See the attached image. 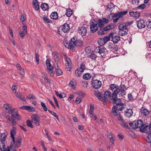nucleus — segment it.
I'll use <instances>...</instances> for the list:
<instances>
[{
	"mask_svg": "<svg viewBox=\"0 0 151 151\" xmlns=\"http://www.w3.org/2000/svg\"><path fill=\"white\" fill-rule=\"evenodd\" d=\"M110 89L113 92L112 93V103L114 104L116 101L117 94L118 93L121 94L124 93L127 88L125 85L121 84L120 86L115 84H111L110 86Z\"/></svg>",
	"mask_w": 151,
	"mask_h": 151,
	"instance_id": "1",
	"label": "nucleus"
},
{
	"mask_svg": "<svg viewBox=\"0 0 151 151\" xmlns=\"http://www.w3.org/2000/svg\"><path fill=\"white\" fill-rule=\"evenodd\" d=\"M64 44L66 47L70 49H73L75 46L78 47L83 45L82 43L78 41L75 37L71 39L69 43L65 42Z\"/></svg>",
	"mask_w": 151,
	"mask_h": 151,
	"instance_id": "2",
	"label": "nucleus"
},
{
	"mask_svg": "<svg viewBox=\"0 0 151 151\" xmlns=\"http://www.w3.org/2000/svg\"><path fill=\"white\" fill-rule=\"evenodd\" d=\"M42 76L40 78V81L42 84L46 87H49L51 84V80L47 78L44 73H42Z\"/></svg>",
	"mask_w": 151,
	"mask_h": 151,
	"instance_id": "3",
	"label": "nucleus"
},
{
	"mask_svg": "<svg viewBox=\"0 0 151 151\" xmlns=\"http://www.w3.org/2000/svg\"><path fill=\"white\" fill-rule=\"evenodd\" d=\"M129 124L133 129L139 128L140 130V128L142 127L143 124L142 121L139 119L137 120L136 122L135 121L132 123H129Z\"/></svg>",
	"mask_w": 151,
	"mask_h": 151,
	"instance_id": "4",
	"label": "nucleus"
},
{
	"mask_svg": "<svg viewBox=\"0 0 151 151\" xmlns=\"http://www.w3.org/2000/svg\"><path fill=\"white\" fill-rule=\"evenodd\" d=\"M22 138L20 137H18L17 139L15 141V139L14 140H12V141L11 142L10 147L11 148H19L21 145Z\"/></svg>",
	"mask_w": 151,
	"mask_h": 151,
	"instance_id": "5",
	"label": "nucleus"
},
{
	"mask_svg": "<svg viewBox=\"0 0 151 151\" xmlns=\"http://www.w3.org/2000/svg\"><path fill=\"white\" fill-rule=\"evenodd\" d=\"M98 22L96 20H94L90 24V31L92 33H94L98 30Z\"/></svg>",
	"mask_w": 151,
	"mask_h": 151,
	"instance_id": "6",
	"label": "nucleus"
},
{
	"mask_svg": "<svg viewBox=\"0 0 151 151\" xmlns=\"http://www.w3.org/2000/svg\"><path fill=\"white\" fill-rule=\"evenodd\" d=\"M112 94L111 92L109 91H106L104 92V97H103V102H106L107 100H108L109 99H111L110 103L113 101L112 99Z\"/></svg>",
	"mask_w": 151,
	"mask_h": 151,
	"instance_id": "7",
	"label": "nucleus"
},
{
	"mask_svg": "<svg viewBox=\"0 0 151 151\" xmlns=\"http://www.w3.org/2000/svg\"><path fill=\"white\" fill-rule=\"evenodd\" d=\"M133 23V21L129 22H127L125 23H123L122 24H120L118 28L119 30H128L129 26L132 24Z\"/></svg>",
	"mask_w": 151,
	"mask_h": 151,
	"instance_id": "8",
	"label": "nucleus"
},
{
	"mask_svg": "<svg viewBox=\"0 0 151 151\" xmlns=\"http://www.w3.org/2000/svg\"><path fill=\"white\" fill-rule=\"evenodd\" d=\"M112 111L114 116H116V118L119 121L121 122L123 121L124 120L122 117L121 116L120 112L117 113L116 111V108L114 106L113 107Z\"/></svg>",
	"mask_w": 151,
	"mask_h": 151,
	"instance_id": "9",
	"label": "nucleus"
},
{
	"mask_svg": "<svg viewBox=\"0 0 151 151\" xmlns=\"http://www.w3.org/2000/svg\"><path fill=\"white\" fill-rule=\"evenodd\" d=\"M140 131L148 133L151 132V122L149 125L143 124L142 127L140 128Z\"/></svg>",
	"mask_w": 151,
	"mask_h": 151,
	"instance_id": "10",
	"label": "nucleus"
},
{
	"mask_svg": "<svg viewBox=\"0 0 151 151\" xmlns=\"http://www.w3.org/2000/svg\"><path fill=\"white\" fill-rule=\"evenodd\" d=\"M31 119L33 123H35L37 126H39V122L40 118L37 114H34L31 117Z\"/></svg>",
	"mask_w": 151,
	"mask_h": 151,
	"instance_id": "11",
	"label": "nucleus"
},
{
	"mask_svg": "<svg viewBox=\"0 0 151 151\" xmlns=\"http://www.w3.org/2000/svg\"><path fill=\"white\" fill-rule=\"evenodd\" d=\"M92 84L94 88L98 89L101 86V83L99 80L96 79L92 81Z\"/></svg>",
	"mask_w": 151,
	"mask_h": 151,
	"instance_id": "12",
	"label": "nucleus"
},
{
	"mask_svg": "<svg viewBox=\"0 0 151 151\" xmlns=\"http://www.w3.org/2000/svg\"><path fill=\"white\" fill-rule=\"evenodd\" d=\"M78 32L83 37L85 36L87 33V28L84 27H81L78 28Z\"/></svg>",
	"mask_w": 151,
	"mask_h": 151,
	"instance_id": "13",
	"label": "nucleus"
},
{
	"mask_svg": "<svg viewBox=\"0 0 151 151\" xmlns=\"http://www.w3.org/2000/svg\"><path fill=\"white\" fill-rule=\"evenodd\" d=\"M137 27L139 29L144 28L146 25V23L143 19H140V20L136 22Z\"/></svg>",
	"mask_w": 151,
	"mask_h": 151,
	"instance_id": "14",
	"label": "nucleus"
},
{
	"mask_svg": "<svg viewBox=\"0 0 151 151\" xmlns=\"http://www.w3.org/2000/svg\"><path fill=\"white\" fill-rule=\"evenodd\" d=\"M124 114L125 116L128 118H130L133 114L132 110L130 109H127L124 111Z\"/></svg>",
	"mask_w": 151,
	"mask_h": 151,
	"instance_id": "15",
	"label": "nucleus"
},
{
	"mask_svg": "<svg viewBox=\"0 0 151 151\" xmlns=\"http://www.w3.org/2000/svg\"><path fill=\"white\" fill-rule=\"evenodd\" d=\"M8 113L9 114H11L13 117L17 119H19V115L17 114V110L16 109H13L9 110Z\"/></svg>",
	"mask_w": 151,
	"mask_h": 151,
	"instance_id": "16",
	"label": "nucleus"
},
{
	"mask_svg": "<svg viewBox=\"0 0 151 151\" xmlns=\"http://www.w3.org/2000/svg\"><path fill=\"white\" fill-rule=\"evenodd\" d=\"M46 63L47 71L49 73H50V72H51L53 70V67L51 66L50 63V60L49 59L46 60Z\"/></svg>",
	"mask_w": 151,
	"mask_h": 151,
	"instance_id": "17",
	"label": "nucleus"
},
{
	"mask_svg": "<svg viewBox=\"0 0 151 151\" xmlns=\"http://www.w3.org/2000/svg\"><path fill=\"white\" fill-rule=\"evenodd\" d=\"M114 107L116 108V109L121 111L125 108L126 105L123 103H118L116 104V106Z\"/></svg>",
	"mask_w": 151,
	"mask_h": 151,
	"instance_id": "18",
	"label": "nucleus"
},
{
	"mask_svg": "<svg viewBox=\"0 0 151 151\" xmlns=\"http://www.w3.org/2000/svg\"><path fill=\"white\" fill-rule=\"evenodd\" d=\"M140 111L141 114L145 116H146L149 114L150 111L147 110L145 107H142L140 109Z\"/></svg>",
	"mask_w": 151,
	"mask_h": 151,
	"instance_id": "19",
	"label": "nucleus"
},
{
	"mask_svg": "<svg viewBox=\"0 0 151 151\" xmlns=\"http://www.w3.org/2000/svg\"><path fill=\"white\" fill-rule=\"evenodd\" d=\"M70 28L69 24L65 23L61 26L62 31L64 32H67L70 29Z\"/></svg>",
	"mask_w": 151,
	"mask_h": 151,
	"instance_id": "20",
	"label": "nucleus"
},
{
	"mask_svg": "<svg viewBox=\"0 0 151 151\" xmlns=\"http://www.w3.org/2000/svg\"><path fill=\"white\" fill-rule=\"evenodd\" d=\"M32 5L33 8L36 11H38L39 9V6L37 0H33Z\"/></svg>",
	"mask_w": 151,
	"mask_h": 151,
	"instance_id": "21",
	"label": "nucleus"
},
{
	"mask_svg": "<svg viewBox=\"0 0 151 151\" xmlns=\"http://www.w3.org/2000/svg\"><path fill=\"white\" fill-rule=\"evenodd\" d=\"M7 132H4L1 134V141L2 145L4 144V142L5 140L7 135Z\"/></svg>",
	"mask_w": 151,
	"mask_h": 151,
	"instance_id": "22",
	"label": "nucleus"
},
{
	"mask_svg": "<svg viewBox=\"0 0 151 151\" xmlns=\"http://www.w3.org/2000/svg\"><path fill=\"white\" fill-rule=\"evenodd\" d=\"M129 15L133 17H137L140 16V14L138 12H129Z\"/></svg>",
	"mask_w": 151,
	"mask_h": 151,
	"instance_id": "23",
	"label": "nucleus"
},
{
	"mask_svg": "<svg viewBox=\"0 0 151 151\" xmlns=\"http://www.w3.org/2000/svg\"><path fill=\"white\" fill-rule=\"evenodd\" d=\"M55 65V69L56 73L57 76H60L62 75L63 74V72L59 68V67L57 64Z\"/></svg>",
	"mask_w": 151,
	"mask_h": 151,
	"instance_id": "24",
	"label": "nucleus"
},
{
	"mask_svg": "<svg viewBox=\"0 0 151 151\" xmlns=\"http://www.w3.org/2000/svg\"><path fill=\"white\" fill-rule=\"evenodd\" d=\"M50 17L52 19L56 20L58 19V16L57 12H55L51 13Z\"/></svg>",
	"mask_w": 151,
	"mask_h": 151,
	"instance_id": "25",
	"label": "nucleus"
},
{
	"mask_svg": "<svg viewBox=\"0 0 151 151\" xmlns=\"http://www.w3.org/2000/svg\"><path fill=\"white\" fill-rule=\"evenodd\" d=\"M65 59L66 63H65V65L66 67H68V68L71 66V62L70 59L69 58L67 57H65Z\"/></svg>",
	"mask_w": 151,
	"mask_h": 151,
	"instance_id": "26",
	"label": "nucleus"
},
{
	"mask_svg": "<svg viewBox=\"0 0 151 151\" xmlns=\"http://www.w3.org/2000/svg\"><path fill=\"white\" fill-rule=\"evenodd\" d=\"M120 40V37L119 36L114 35L112 38V41L114 43H116Z\"/></svg>",
	"mask_w": 151,
	"mask_h": 151,
	"instance_id": "27",
	"label": "nucleus"
},
{
	"mask_svg": "<svg viewBox=\"0 0 151 151\" xmlns=\"http://www.w3.org/2000/svg\"><path fill=\"white\" fill-rule=\"evenodd\" d=\"M114 5L112 3H110L108 4L106 6L107 10L109 12H111L114 9Z\"/></svg>",
	"mask_w": 151,
	"mask_h": 151,
	"instance_id": "28",
	"label": "nucleus"
},
{
	"mask_svg": "<svg viewBox=\"0 0 151 151\" xmlns=\"http://www.w3.org/2000/svg\"><path fill=\"white\" fill-rule=\"evenodd\" d=\"M83 72L81 71V70L78 68L75 70V75L77 77H80L81 76Z\"/></svg>",
	"mask_w": 151,
	"mask_h": 151,
	"instance_id": "29",
	"label": "nucleus"
},
{
	"mask_svg": "<svg viewBox=\"0 0 151 151\" xmlns=\"http://www.w3.org/2000/svg\"><path fill=\"white\" fill-rule=\"evenodd\" d=\"M98 56L96 53L94 52L91 53L89 55V57L92 60H96Z\"/></svg>",
	"mask_w": 151,
	"mask_h": 151,
	"instance_id": "30",
	"label": "nucleus"
},
{
	"mask_svg": "<svg viewBox=\"0 0 151 151\" xmlns=\"http://www.w3.org/2000/svg\"><path fill=\"white\" fill-rule=\"evenodd\" d=\"M95 96L97 97L100 101H103V97H102L101 94L97 92H96L95 93Z\"/></svg>",
	"mask_w": 151,
	"mask_h": 151,
	"instance_id": "31",
	"label": "nucleus"
},
{
	"mask_svg": "<svg viewBox=\"0 0 151 151\" xmlns=\"http://www.w3.org/2000/svg\"><path fill=\"white\" fill-rule=\"evenodd\" d=\"M91 77V75L89 73H86L83 75V78L85 80L89 79Z\"/></svg>",
	"mask_w": 151,
	"mask_h": 151,
	"instance_id": "32",
	"label": "nucleus"
},
{
	"mask_svg": "<svg viewBox=\"0 0 151 151\" xmlns=\"http://www.w3.org/2000/svg\"><path fill=\"white\" fill-rule=\"evenodd\" d=\"M41 7L44 10H46L48 9V5L47 4L44 3L41 4Z\"/></svg>",
	"mask_w": 151,
	"mask_h": 151,
	"instance_id": "33",
	"label": "nucleus"
},
{
	"mask_svg": "<svg viewBox=\"0 0 151 151\" xmlns=\"http://www.w3.org/2000/svg\"><path fill=\"white\" fill-rule=\"evenodd\" d=\"M100 29L98 32L99 35H103L105 34V32H106L104 28L102 27L101 28H100Z\"/></svg>",
	"mask_w": 151,
	"mask_h": 151,
	"instance_id": "34",
	"label": "nucleus"
},
{
	"mask_svg": "<svg viewBox=\"0 0 151 151\" xmlns=\"http://www.w3.org/2000/svg\"><path fill=\"white\" fill-rule=\"evenodd\" d=\"M73 14L72 10L70 9H68L67 10V12L65 14L68 17H70Z\"/></svg>",
	"mask_w": 151,
	"mask_h": 151,
	"instance_id": "35",
	"label": "nucleus"
},
{
	"mask_svg": "<svg viewBox=\"0 0 151 151\" xmlns=\"http://www.w3.org/2000/svg\"><path fill=\"white\" fill-rule=\"evenodd\" d=\"M15 96L17 97L24 101V97L20 93H15Z\"/></svg>",
	"mask_w": 151,
	"mask_h": 151,
	"instance_id": "36",
	"label": "nucleus"
},
{
	"mask_svg": "<svg viewBox=\"0 0 151 151\" xmlns=\"http://www.w3.org/2000/svg\"><path fill=\"white\" fill-rule=\"evenodd\" d=\"M128 30H120L119 32V34L121 36H123L125 34H127V32H128Z\"/></svg>",
	"mask_w": 151,
	"mask_h": 151,
	"instance_id": "37",
	"label": "nucleus"
},
{
	"mask_svg": "<svg viewBox=\"0 0 151 151\" xmlns=\"http://www.w3.org/2000/svg\"><path fill=\"white\" fill-rule=\"evenodd\" d=\"M98 42L100 45H104L106 42L103 38H101L100 40L98 41Z\"/></svg>",
	"mask_w": 151,
	"mask_h": 151,
	"instance_id": "38",
	"label": "nucleus"
},
{
	"mask_svg": "<svg viewBox=\"0 0 151 151\" xmlns=\"http://www.w3.org/2000/svg\"><path fill=\"white\" fill-rule=\"evenodd\" d=\"M105 48L102 46H100L99 47V51L98 52L99 54L103 53L105 52Z\"/></svg>",
	"mask_w": 151,
	"mask_h": 151,
	"instance_id": "39",
	"label": "nucleus"
},
{
	"mask_svg": "<svg viewBox=\"0 0 151 151\" xmlns=\"http://www.w3.org/2000/svg\"><path fill=\"white\" fill-rule=\"evenodd\" d=\"M98 26H99V28H101L102 27H103L104 26V24L103 22L101 19H99L98 20Z\"/></svg>",
	"mask_w": 151,
	"mask_h": 151,
	"instance_id": "40",
	"label": "nucleus"
},
{
	"mask_svg": "<svg viewBox=\"0 0 151 151\" xmlns=\"http://www.w3.org/2000/svg\"><path fill=\"white\" fill-rule=\"evenodd\" d=\"M2 151H10V148H12L10 146H8L7 148H5V145L4 144L2 145Z\"/></svg>",
	"mask_w": 151,
	"mask_h": 151,
	"instance_id": "41",
	"label": "nucleus"
},
{
	"mask_svg": "<svg viewBox=\"0 0 151 151\" xmlns=\"http://www.w3.org/2000/svg\"><path fill=\"white\" fill-rule=\"evenodd\" d=\"M48 111L53 116L55 117L59 121V119L58 118V115L54 112L52 111H51L50 110H48Z\"/></svg>",
	"mask_w": 151,
	"mask_h": 151,
	"instance_id": "42",
	"label": "nucleus"
},
{
	"mask_svg": "<svg viewBox=\"0 0 151 151\" xmlns=\"http://www.w3.org/2000/svg\"><path fill=\"white\" fill-rule=\"evenodd\" d=\"M11 137L12 140H14V136L16 134V132L14 129H12L11 131Z\"/></svg>",
	"mask_w": 151,
	"mask_h": 151,
	"instance_id": "43",
	"label": "nucleus"
},
{
	"mask_svg": "<svg viewBox=\"0 0 151 151\" xmlns=\"http://www.w3.org/2000/svg\"><path fill=\"white\" fill-rule=\"evenodd\" d=\"M76 93L77 95L80 96L82 98L85 96V93L81 91H78Z\"/></svg>",
	"mask_w": 151,
	"mask_h": 151,
	"instance_id": "44",
	"label": "nucleus"
},
{
	"mask_svg": "<svg viewBox=\"0 0 151 151\" xmlns=\"http://www.w3.org/2000/svg\"><path fill=\"white\" fill-rule=\"evenodd\" d=\"M26 110L29 111H35V109L32 106H26Z\"/></svg>",
	"mask_w": 151,
	"mask_h": 151,
	"instance_id": "45",
	"label": "nucleus"
},
{
	"mask_svg": "<svg viewBox=\"0 0 151 151\" xmlns=\"http://www.w3.org/2000/svg\"><path fill=\"white\" fill-rule=\"evenodd\" d=\"M121 126L123 127H124L127 129H129V128L128 124L127 123L125 122H124V120H123V121L121 122Z\"/></svg>",
	"mask_w": 151,
	"mask_h": 151,
	"instance_id": "46",
	"label": "nucleus"
},
{
	"mask_svg": "<svg viewBox=\"0 0 151 151\" xmlns=\"http://www.w3.org/2000/svg\"><path fill=\"white\" fill-rule=\"evenodd\" d=\"M81 70L82 72H83L85 69V64L84 63H81L80 65V68H78Z\"/></svg>",
	"mask_w": 151,
	"mask_h": 151,
	"instance_id": "47",
	"label": "nucleus"
},
{
	"mask_svg": "<svg viewBox=\"0 0 151 151\" xmlns=\"http://www.w3.org/2000/svg\"><path fill=\"white\" fill-rule=\"evenodd\" d=\"M146 25L147 28L151 29V20L149 19L146 22Z\"/></svg>",
	"mask_w": 151,
	"mask_h": 151,
	"instance_id": "48",
	"label": "nucleus"
},
{
	"mask_svg": "<svg viewBox=\"0 0 151 151\" xmlns=\"http://www.w3.org/2000/svg\"><path fill=\"white\" fill-rule=\"evenodd\" d=\"M27 125V126L32 128H33V126L31 121L29 120H27L26 122Z\"/></svg>",
	"mask_w": 151,
	"mask_h": 151,
	"instance_id": "49",
	"label": "nucleus"
},
{
	"mask_svg": "<svg viewBox=\"0 0 151 151\" xmlns=\"http://www.w3.org/2000/svg\"><path fill=\"white\" fill-rule=\"evenodd\" d=\"M41 105L43 110L45 111H47V109L46 106V105L44 102H41Z\"/></svg>",
	"mask_w": 151,
	"mask_h": 151,
	"instance_id": "50",
	"label": "nucleus"
},
{
	"mask_svg": "<svg viewBox=\"0 0 151 151\" xmlns=\"http://www.w3.org/2000/svg\"><path fill=\"white\" fill-rule=\"evenodd\" d=\"M11 122L12 125L13 126H15L17 124V122L15 119L12 117H11Z\"/></svg>",
	"mask_w": 151,
	"mask_h": 151,
	"instance_id": "51",
	"label": "nucleus"
},
{
	"mask_svg": "<svg viewBox=\"0 0 151 151\" xmlns=\"http://www.w3.org/2000/svg\"><path fill=\"white\" fill-rule=\"evenodd\" d=\"M146 5L145 4H143L139 5L137 7V8L139 9H143L145 8Z\"/></svg>",
	"mask_w": 151,
	"mask_h": 151,
	"instance_id": "52",
	"label": "nucleus"
},
{
	"mask_svg": "<svg viewBox=\"0 0 151 151\" xmlns=\"http://www.w3.org/2000/svg\"><path fill=\"white\" fill-rule=\"evenodd\" d=\"M3 106L5 108L6 110H7L8 111L12 109L11 107L7 104H4Z\"/></svg>",
	"mask_w": 151,
	"mask_h": 151,
	"instance_id": "53",
	"label": "nucleus"
},
{
	"mask_svg": "<svg viewBox=\"0 0 151 151\" xmlns=\"http://www.w3.org/2000/svg\"><path fill=\"white\" fill-rule=\"evenodd\" d=\"M43 19L44 21L47 22V23H49L50 22V20L47 18V17H43Z\"/></svg>",
	"mask_w": 151,
	"mask_h": 151,
	"instance_id": "54",
	"label": "nucleus"
},
{
	"mask_svg": "<svg viewBox=\"0 0 151 151\" xmlns=\"http://www.w3.org/2000/svg\"><path fill=\"white\" fill-rule=\"evenodd\" d=\"M25 17L23 15H22L21 16V20L23 24L25 23Z\"/></svg>",
	"mask_w": 151,
	"mask_h": 151,
	"instance_id": "55",
	"label": "nucleus"
},
{
	"mask_svg": "<svg viewBox=\"0 0 151 151\" xmlns=\"http://www.w3.org/2000/svg\"><path fill=\"white\" fill-rule=\"evenodd\" d=\"M131 3L135 5H137L139 3V0H131Z\"/></svg>",
	"mask_w": 151,
	"mask_h": 151,
	"instance_id": "56",
	"label": "nucleus"
},
{
	"mask_svg": "<svg viewBox=\"0 0 151 151\" xmlns=\"http://www.w3.org/2000/svg\"><path fill=\"white\" fill-rule=\"evenodd\" d=\"M6 118L7 120V122L8 123L10 124L11 122V117L9 115H7L6 117Z\"/></svg>",
	"mask_w": 151,
	"mask_h": 151,
	"instance_id": "57",
	"label": "nucleus"
},
{
	"mask_svg": "<svg viewBox=\"0 0 151 151\" xmlns=\"http://www.w3.org/2000/svg\"><path fill=\"white\" fill-rule=\"evenodd\" d=\"M54 58L55 60V61L56 64H57V63H58L59 61V58H58V56L57 55V54H55Z\"/></svg>",
	"mask_w": 151,
	"mask_h": 151,
	"instance_id": "58",
	"label": "nucleus"
},
{
	"mask_svg": "<svg viewBox=\"0 0 151 151\" xmlns=\"http://www.w3.org/2000/svg\"><path fill=\"white\" fill-rule=\"evenodd\" d=\"M27 98L28 99H36V97L32 95H29L27 97Z\"/></svg>",
	"mask_w": 151,
	"mask_h": 151,
	"instance_id": "59",
	"label": "nucleus"
},
{
	"mask_svg": "<svg viewBox=\"0 0 151 151\" xmlns=\"http://www.w3.org/2000/svg\"><path fill=\"white\" fill-rule=\"evenodd\" d=\"M85 51L87 53H89L91 52V49L89 47H87L85 49Z\"/></svg>",
	"mask_w": 151,
	"mask_h": 151,
	"instance_id": "60",
	"label": "nucleus"
},
{
	"mask_svg": "<svg viewBox=\"0 0 151 151\" xmlns=\"http://www.w3.org/2000/svg\"><path fill=\"white\" fill-rule=\"evenodd\" d=\"M102 21L103 22V23H104L106 24H107L109 22V20L108 19H107L105 18H103L102 20Z\"/></svg>",
	"mask_w": 151,
	"mask_h": 151,
	"instance_id": "61",
	"label": "nucleus"
},
{
	"mask_svg": "<svg viewBox=\"0 0 151 151\" xmlns=\"http://www.w3.org/2000/svg\"><path fill=\"white\" fill-rule=\"evenodd\" d=\"M19 70L20 71L19 73L20 75H21L22 77H24V70L22 68Z\"/></svg>",
	"mask_w": 151,
	"mask_h": 151,
	"instance_id": "62",
	"label": "nucleus"
},
{
	"mask_svg": "<svg viewBox=\"0 0 151 151\" xmlns=\"http://www.w3.org/2000/svg\"><path fill=\"white\" fill-rule=\"evenodd\" d=\"M119 12L121 17L122 15H124L127 14L128 12V11H125L123 12Z\"/></svg>",
	"mask_w": 151,
	"mask_h": 151,
	"instance_id": "63",
	"label": "nucleus"
},
{
	"mask_svg": "<svg viewBox=\"0 0 151 151\" xmlns=\"http://www.w3.org/2000/svg\"><path fill=\"white\" fill-rule=\"evenodd\" d=\"M35 58H36V61L37 62V64L39 63V57L38 56V55L37 53H35Z\"/></svg>",
	"mask_w": 151,
	"mask_h": 151,
	"instance_id": "64",
	"label": "nucleus"
}]
</instances>
